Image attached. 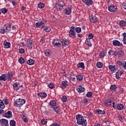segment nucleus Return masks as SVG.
<instances>
[{"label":"nucleus","mask_w":126,"mask_h":126,"mask_svg":"<svg viewBox=\"0 0 126 126\" xmlns=\"http://www.w3.org/2000/svg\"><path fill=\"white\" fill-rule=\"evenodd\" d=\"M76 119L77 120V124L78 125L86 126H87V121L86 119H84V117L80 114H78L76 116Z\"/></svg>","instance_id":"obj_1"},{"label":"nucleus","mask_w":126,"mask_h":126,"mask_svg":"<svg viewBox=\"0 0 126 126\" xmlns=\"http://www.w3.org/2000/svg\"><path fill=\"white\" fill-rule=\"evenodd\" d=\"M26 102V100L24 99H18L16 100L15 102H14V106L15 107H17V108L19 107H22L24 104H25V102Z\"/></svg>","instance_id":"obj_2"},{"label":"nucleus","mask_w":126,"mask_h":126,"mask_svg":"<svg viewBox=\"0 0 126 126\" xmlns=\"http://www.w3.org/2000/svg\"><path fill=\"white\" fill-rule=\"evenodd\" d=\"M108 10L110 12H117L118 11V7L117 6H115L114 4H111L108 6Z\"/></svg>","instance_id":"obj_3"},{"label":"nucleus","mask_w":126,"mask_h":126,"mask_svg":"<svg viewBox=\"0 0 126 126\" xmlns=\"http://www.w3.org/2000/svg\"><path fill=\"white\" fill-rule=\"evenodd\" d=\"M35 27L36 28H40V29H43V28L45 27V23H44V22L42 21L36 23Z\"/></svg>","instance_id":"obj_4"},{"label":"nucleus","mask_w":126,"mask_h":126,"mask_svg":"<svg viewBox=\"0 0 126 126\" xmlns=\"http://www.w3.org/2000/svg\"><path fill=\"white\" fill-rule=\"evenodd\" d=\"M90 20L91 23H96V22H98V21H99V20L97 19V17L94 15H92L90 17Z\"/></svg>","instance_id":"obj_5"},{"label":"nucleus","mask_w":126,"mask_h":126,"mask_svg":"<svg viewBox=\"0 0 126 126\" xmlns=\"http://www.w3.org/2000/svg\"><path fill=\"white\" fill-rule=\"evenodd\" d=\"M61 42L63 47H67V46H68V44H69V41L65 38L62 39L61 40Z\"/></svg>","instance_id":"obj_6"},{"label":"nucleus","mask_w":126,"mask_h":126,"mask_svg":"<svg viewBox=\"0 0 126 126\" xmlns=\"http://www.w3.org/2000/svg\"><path fill=\"white\" fill-rule=\"evenodd\" d=\"M4 28H5L6 30V33H9L10 32V28H11V24L10 23L5 24L4 25Z\"/></svg>","instance_id":"obj_7"},{"label":"nucleus","mask_w":126,"mask_h":126,"mask_svg":"<svg viewBox=\"0 0 126 126\" xmlns=\"http://www.w3.org/2000/svg\"><path fill=\"white\" fill-rule=\"evenodd\" d=\"M0 123L2 126H8V121L5 119L0 120Z\"/></svg>","instance_id":"obj_8"},{"label":"nucleus","mask_w":126,"mask_h":126,"mask_svg":"<svg viewBox=\"0 0 126 126\" xmlns=\"http://www.w3.org/2000/svg\"><path fill=\"white\" fill-rule=\"evenodd\" d=\"M3 117L5 118H7L8 119H10V118L12 117V112L11 111H8L7 113H5L3 115Z\"/></svg>","instance_id":"obj_9"},{"label":"nucleus","mask_w":126,"mask_h":126,"mask_svg":"<svg viewBox=\"0 0 126 126\" xmlns=\"http://www.w3.org/2000/svg\"><path fill=\"white\" fill-rule=\"evenodd\" d=\"M123 71L118 70L116 73L115 77L116 79H121V77L120 76H122V75H123Z\"/></svg>","instance_id":"obj_10"},{"label":"nucleus","mask_w":126,"mask_h":126,"mask_svg":"<svg viewBox=\"0 0 126 126\" xmlns=\"http://www.w3.org/2000/svg\"><path fill=\"white\" fill-rule=\"evenodd\" d=\"M76 90H77L78 93H82L85 92V88L82 87V86H79L78 88H76Z\"/></svg>","instance_id":"obj_11"},{"label":"nucleus","mask_w":126,"mask_h":126,"mask_svg":"<svg viewBox=\"0 0 126 126\" xmlns=\"http://www.w3.org/2000/svg\"><path fill=\"white\" fill-rule=\"evenodd\" d=\"M58 40V39H55L53 40L52 41V45L54 46V47H58L60 48V47L62 46V43L60 42H56V41Z\"/></svg>","instance_id":"obj_12"},{"label":"nucleus","mask_w":126,"mask_h":126,"mask_svg":"<svg viewBox=\"0 0 126 126\" xmlns=\"http://www.w3.org/2000/svg\"><path fill=\"white\" fill-rule=\"evenodd\" d=\"M84 3H85L88 6H90L93 4V1L92 0H82Z\"/></svg>","instance_id":"obj_13"},{"label":"nucleus","mask_w":126,"mask_h":126,"mask_svg":"<svg viewBox=\"0 0 126 126\" xmlns=\"http://www.w3.org/2000/svg\"><path fill=\"white\" fill-rule=\"evenodd\" d=\"M112 43L113 46H121L123 47V44L121 43V42L118 40H114L112 41Z\"/></svg>","instance_id":"obj_14"},{"label":"nucleus","mask_w":126,"mask_h":126,"mask_svg":"<svg viewBox=\"0 0 126 126\" xmlns=\"http://www.w3.org/2000/svg\"><path fill=\"white\" fill-rule=\"evenodd\" d=\"M112 103H113V101L111 99H108L105 101L104 105L106 107H111L112 106Z\"/></svg>","instance_id":"obj_15"},{"label":"nucleus","mask_w":126,"mask_h":126,"mask_svg":"<svg viewBox=\"0 0 126 126\" xmlns=\"http://www.w3.org/2000/svg\"><path fill=\"white\" fill-rule=\"evenodd\" d=\"M54 112H56L57 114H61V108L58 106H55L52 108Z\"/></svg>","instance_id":"obj_16"},{"label":"nucleus","mask_w":126,"mask_h":126,"mask_svg":"<svg viewBox=\"0 0 126 126\" xmlns=\"http://www.w3.org/2000/svg\"><path fill=\"white\" fill-rule=\"evenodd\" d=\"M49 106H51V108H53L57 106V102H56V100H52L49 102Z\"/></svg>","instance_id":"obj_17"},{"label":"nucleus","mask_w":126,"mask_h":126,"mask_svg":"<svg viewBox=\"0 0 126 126\" xmlns=\"http://www.w3.org/2000/svg\"><path fill=\"white\" fill-rule=\"evenodd\" d=\"M57 5L63 8V7L65 5V3H64V1L63 0H60L57 2Z\"/></svg>","instance_id":"obj_18"},{"label":"nucleus","mask_w":126,"mask_h":126,"mask_svg":"<svg viewBox=\"0 0 126 126\" xmlns=\"http://www.w3.org/2000/svg\"><path fill=\"white\" fill-rule=\"evenodd\" d=\"M3 45L4 46V48L6 49H8L10 48V42H7L6 40H5L3 42Z\"/></svg>","instance_id":"obj_19"},{"label":"nucleus","mask_w":126,"mask_h":126,"mask_svg":"<svg viewBox=\"0 0 126 126\" xmlns=\"http://www.w3.org/2000/svg\"><path fill=\"white\" fill-rule=\"evenodd\" d=\"M69 36L70 37H73L74 38L75 36H76L74 31H73L72 30H70L69 31Z\"/></svg>","instance_id":"obj_20"},{"label":"nucleus","mask_w":126,"mask_h":126,"mask_svg":"<svg viewBox=\"0 0 126 126\" xmlns=\"http://www.w3.org/2000/svg\"><path fill=\"white\" fill-rule=\"evenodd\" d=\"M77 67L78 68H82V69H84L85 68V66L84 65V63L81 62L77 64Z\"/></svg>","instance_id":"obj_21"},{"label":"nucleus","mask_w":126,"mask_h":126,"mask_svg":"<svg viewBox=\"0 0 126 126\" xmlns=\"http://www.w3.org/2000/svg\"><path fill=\"white\" fill-rule=\"evenodd\" d=\"M19 83H14L13 84V88L14 90H18L20 88L19 86Z\"/></svg>","instance_id":"obj_22"},{"label":"nucleus","mask_w":126,"mask_h":126,"mask_svg":"<svg viewBox=\"0 0 126 126\" xmlns=\"http://www.w3.org/2000/svg\"><path fill=\"white\" fill-rule=\"evenodd\" d=\"M27 63L29 64V65H32L35 63V61L33 59H30L27 61Z\"/></svg>","instance_id":"obj_23"},{"label":"nucleus","mask_w":126,"mask_h":126,"mask_svg":"<svg viewBox=\"0 0 126 126\" xmlns=\"http://www.w3.org/2000/svg\"><path fill=\"white\" fill-rule=\"evenodd\" d=\"M7 79V77H6V75L4 74H2L0 76V80L1 81H5Z\"/></svg>","instance_id":"obj_24"},{"label":"nucleus","mask_w":126,"mask_h":126,"mask_svg":"<svg viewBox=\"0 0 126 126\" xmlns=\"http://www.w3.org/2000/svg\"><path fill=\"white\" fill-rule=\"evenodd\" d=\"M117 54L119 58H123V56L125 55V52L123 50H119Z\"/></svg>","instance_id":"obj_25"},{"label":"nucleus","mask_w":126,"mask_h":126,"mask_svg":"<svg viewBox=\"0 0 126 126\" xmlns=\"http://www.w3.org/2000/svg\"><path fill=\"white\" fill-rule=\"evenodd\" d=\"M68 84H67V81H64L62 82V86H61V88H62V89H64V88H65V87H66V86H67Z\"/></svg>","instance_id":"obj_26"},{"label":"nucleus","mask_w":126,"mask_h":126,"mask_svg":"<svg viewBox=\"0 0 126 126\" xmlns=\"http://www.w3.org/2000/svg\"><path fill=\"white\" fill-rule=\"evenodd\" d=\"M37 95L39 97H42L43 98H46V97H47V94L44 92L39 93L37 94Z\"/></svg>","instance_id":"obj_27"},{"label":"nucleus","mask_w":126,"mask_h":126,"mask_svg":"<svg viewBox=\"0 0 126 126\" xmlns=\"http://www.w3.org/2000/svg\"><path fill=\"white\" fill-rule=\"evenodd\" d=\"M96 113L98 115H106V112H105V110H101L100 109H97Z\"/></svg>","instance_id":"obj_28"},{"label":"nucleus","mask_w":126,"mask_h":126,"mask_svg":"<svg viewBox=\"0 0 126 126\" xmlns=\"http://www.w3.org/2000/svg\"><path fill=\"white\" fill-rule=\"evenodd\" d=\"M85 44L89 46V47H92V43H91V41L89 38H87L85 41Z\"/></svg>","instance_id":"obj_29"},{"label":"nucleus","mask_w":126,"mask_h":126,"mask_svg":"<svg viewBox=\"0 0 126 126\" xmlns=\"http://www.w3.org/2000/svg\"><path fill=\"white\" fill-rule=\"evenodd\" d=\"M124 104H119L117 106V110H119V111H122L124 109Z\"/></svg>","instance_id":"obj_30"},{"label":"nucleus","mask_w":126,"mask_h":126,"mask_svg":"<svg viewBox=\"0 0 126 126\" xmlns=\"http://www.w3.org/2000/svg\"><path fill=\"white\" fill-rule=\"evenodd\" d=\"M12 72L9 71L7 73V76L8 77V81H9V80H11V78L12 77Z\"/></svg>","instance_id":"obj_31"},{"label":"nucleus","mask_w":126,"mask_h":126,"mask_svg":"<svg viewBox=\"0 0 126 126\" xmlns=\"http://www.w3.org/2000/svg\"><path fill=\"white\" fill-rule=\"evenodd\" d=\"M65 13L67 14V15H69L71 13V9L70 8L68 7L65 9Z\"/></svg>","instance_id":"obj_32"},{"label":"nucleus","mask_w":126,"mask_h":126,"mask_svg":"<svg viewBox=\"0 0 126 126\" xmlns=\"http://www.w3.org/2000/svg\"><path fill=\"white\" fill-rule=\"evenodd\" d=\"M0 109H4L5 108V105H4V103L2 100L0 99Z\"/></svg>","instance_id":"obj_33"},{"label":"nucleus","mask_w":126,"mask_h":126,"mask_svg":"<svg viewBox=\"0 0 126 126\" xmlns=\"http://www.w3.org/2000/svg\"><path fill=\"white\" fill-rule=\"evenodd\" d=\"M77 80H79V81H81V80H83V75L81 74H79L76 76Z\"/></svg>","instance_id":"obj_34"},{"label":"nucleus","mask_w":126,"mask_h":126,"mask_svg":"<svg viewBox=\"0 0 126 126\" xmlns=\"http://www.w3.org/2000/svg\"><path fill=\"white\" fill-rule=\"evenodd\" d=\"M117 87L116 85H112L110 86V89L111 91H115V90H116L117 89Z\"/></svg>","instance_id":"obj_35"},{"label":"nucleus","mask_w":126,"mask_h":126,"mask_svg":"<svg viewBox=\"0 0 126 126\" xmlns=\"http://www.w3.org/2000/svg\"><path fill=\"white\" fill-rule=\"evenodd\" d=\"M109 69L111 70V71H113V72H115V65H109L108 66Z\"/></svg>","instance_id":"obj_36"},{"label":"nucleus","mask_w":126,"mask_h":126,"mask_svg":"<svg viewBox=\"0 0 126 126\" xmlns=\"http://www.w3.org/2000/svg\"><path fill=\"white\" fill-rule=\"evenodd\" d=\"M44 53L46 56H47V57H49V56H51V54H52V53L51 52V50L49 49H47Z\"/></svg>","instance_id":"obj_37"},{"label":"nucleus","mask_w":126,"mask_h":126,"mask_svg":"<svg viewBox=\"0 0 126 126\" xmlns=\"http://www.w3.org/2000/svg\"><path fill=\"white\" fill-rule=\"evenodd\" d=\"M122 36L123 37V43L124 44H125V45L126 44V32H124L122 34Z\"/></svg>","instance_id":"obj_38"},{"label":"nucleus","mask_w":126,"mask_h":126,"mask_svg":"<svg viewBox=\"0 0 126 126\" xmlns=\"http://www.w3.org/2000/svg\"><path fill=\"white\" fill-rule=\"evenodd\" d=\"M38 7L40 9L44 8L45 7V4L43 2H40L38 4Z\"/></svg>","instance_id":"obj_39"},{"label":"nucleus","mask_w":126,"mask_h":126,"mask_svg":"<svg viewBox=\"0 0 126 126\" xmlns=\"http://www.w3.org/2000/svg\"><path fill=\"white\" fill-rule=\"evenodd\" d=\"M96 66L98 68H102L103 67V63L101 62H98L96 63Z\"/></svg>","instance_id":"obj_40"},{"label":"nucleus","mask_w":126,"mask_h":126,"mask_svg":"<svg viewBox=\"0 0 126 126\" xmlns=\"http://www.w3.org/2000/svg\"><path fill=\"white\" fill-rule=\"evenodd\" d=\"M19 62L21 64H23L25 63V60H24V58L21 57L19 59Z\"/></svg>","instance_id":"obj_41"},{"label":"nucleus","mask_w":126,"mask_h":126,"mask_svg":"<svg viewBox=\"0 0 126 126\" xmlns=\"http://www.w3.org/2000/svg\"><path fill=\"white\" fill-rule=\"evenodd\" d=\"M0 11L2 13H3V14L6 13V12H7V9L6 8H3L2 9H0Z\"/></svg>","instance_id":"obj_42"},{"label":"nucleus","mask_w":126,"mask_h":126,"mask_svg":"<svg viewBox=\"0 0 126 126\" xmlns=\"http://www.w3.org/2000/svg\"><path fill=\"white\" fill-rule=\"evenodd\" d=\"M89 102V100L87 98H84L83 100H82V103L83 104H87Z\"/></svg>","instance_id":"obj_43"},{"label":"nucleus","mask_w":126,"mask_h":126,"mask_svg":"<svg viewBox=\"0 0 126 126\" xmlns=\"http://www.w3.org/2000/svg\"><path fill=\"white\" fill-rule=\"evenodd\" d=\"M48 87L50 89H53V88H54L55 87V85H54V84H53V83H50L48 84Z\"/></svg>","instance_id":"obj_44"},{"label":"nucleus","mask_w":126,"mask_h":126,"mask_svg":"<svg viewBox=\"0 0 126 126\" xmlns=\"http://www.w3.org/2000/svg\"><path fill=\"white\" fill-rule=\"evenodd\" d=\"M44 30L45 32H50V31H51V28L49 27H45Z\"/></svg>","instance_id":"obj_45"},{"label":"nucleus","mask_w":126,"mask_h":126,"mask_svg":"<svg viewBox=\"0 0 126 126\" xmlns=\"http://www.w3.org/2000/svg\"><path fill=\"white\" fill-rule=\"evenodd\" d=\"M62 100L63 103H65L67 101V97L65 96H63L62 98Z\"/></svg>","instance_id":"obj_46"},{"label":"nucleus","mask_w":126,"mask_h":126,"mask_svg":"<svg viewBox=\"0 0 126 126\" xmlns=\"http://www.w3.org/2000/svg\"><path fill=\"white\" fill-rule=\"evenodd\" d=\"M93 94L91 92H88L87 93L86 96L88 97V98H90L91 97H92Z\"/></svg>","instance_id":"obj_47"},{"label":"nucleus","mask_w":126,"mask_h":126,"mask_svg":"<svg viewBox=\"0 0 126 126\" xmlns=\"http://www.w3.org/2000/svg\"><path fill=\"white\" fill-rule=\"evenodd\" d=\"M126 22H125V21H121L119 22V25H120V26H126Z\"/></svg>","instance_id":"obj_48"},{"label":"nucleus","mask_w":126,"mask_h":126,"mask_svg":"<svg viewBox=\"0 0 126 126\" xmlns=\"http://www.w3.org/2000/svg\"><path fill=\"white\" fill-rule=\"evenodd\" d=\"M1 34H4L6 31H5V28L3 26V28H2L0 31Z\"/></svg>","instance_id":"obj_49"},{"label":"nucleus","mask_w":126,"mask_h":126,"mask_svg":"<svg viewBox=\"0 0 126 126\" xmlns=\"http://www.w3.org/2000/svg\"><path fill=\"white\" fill-rule=\"evenodd\" d=\"M122 69L126 70V62H123V65L122 66Z\"/></svg>","instance_id":"obj_50"},{"label":"nucleus","mask_w":126,"mask_h":126,"mask_svg":"<svg viewBox=\"0 0 126 126\" xmlns=\"http://www.w3.org/2000/svg\"><path fill=\"white\" fill-rule=\"evenodd\" d=\"M117 64L120 65V66H121V67H123V65L124 64V62H122L120 61H117Z\"/></svg>","instance_id":"obj_51"},{"label":"nucleus","mask_w":126,"mask_h":126,"mask_svg":"<svg viewBox=\"0 0 126 126\" xmlns=\"http://www.w3.org/2000/svg\"><path fill=\"white\" fill-rule=\"evenodd\" d=\"M75 31L77 33H80L81 32V28L77 27L75 28Z\"/></svg>","instance_id":"obj_52"},{"label":"nucleus","mask_w":126,"mask_h":126,"mask_svg":"<svg viewBox=\"0 0 126 126\" xmlns=\"http://www.w3.org/2000/svg\"><path fill=\"white\" fill-rule=\"evenodd\" d=\"M15 124H16V123L15 122V121H14V120H11L10 121V125L11 126H15Z\"/></svg>","instance_id":"obj_53"},{"label":"nucleus","mask_w":126,"mask_h":126,"mask_svg":"<svg viewBox=\"0 0 126 126\" xmlns=\"http://www.w3.org/2000/svg\"><path fill=\"white\" fill-rule=\"evenodd\" d=\"M88 37H89V38L88 39H89L90 40V39H93V38H94V35L93 34V33H91L89 34Z\"/></svg>","instance_id":"obj_54"},{"label":"nucleus","mask_w":126,"mask_h":126,"mask_svg":"<svg viewBox=\"0 0 126 126\" xmlns=\"http://www.w3.org/2000/svg\"><path fill=\"white\" fill-rule=\"evenodd\" d=\"M117 118H118V119H119V120L121 121V122H122V121H124V119H123V118L122 117L121 114H118Z\"/></svg>","instance_id":"obj_55"},{"label":"nucleus","mask_w":126,"mask_h":126,"mask_svg":"<svg viewBox=\"0 0 126 126\" xmlns=\"http://www.w3.org/2000/svg\"><path fill=\"white\" fill-rule=\"evenodd\" d=\"M32 41V39H31V38H29L27 40V43L26 45H28V47H29V44H30V43H32L31 41Z\"/></svg>","instance_id":"obj_56"},{"label":"nucleus","mask_w":126,"mask_h":126,"mask_svg":"<svg viewBox=\"0 0 126 126\" xmlns=\"http://www.w3.org/2000/svg\"><path fill=\"white\" fill-rule=\"evenodd\" d=\"M41 123L42 125H46V124H47V120H46V119H42L41 121Z\"/></svg>","instance_id":"obj_57"},{"label":"nucleus","mask_w":126,"mask_h":126,"mask_svg":"<svg viewBox=\"0 0 126 126\" xmlns=\"http://www.w3.org/2000/svg\"><path fill=\"white\" fill-rule=\"evenodd\" d=\"M34 47V44L33 43H30L29 44V49H30L31 50H32V48Z\"/></svg>","instance_id":"obj_58"},{"label":"nucleus","mask_w":126,"mask_h":126,"mask_svg":"<svg viewBox=\"0 0 126 126\" xmlns=\"http://www.w3.org/2000/svg\"><path fill=\"white\" fill-rule=\"evenodd\" d=\"M2 101H3V102L5 103V105H8V103H9L8 99H3Z\"/></svg>","instance_id":"obj_59"},{"label":"nucleus","mask_w":126,"mask_h":126,"mask_svg":"<svg viewBox=\"0 0 126 126\" xmlns=\"http://www.w3.org/2000/svg\"><path fill=\"white\" fill-rule=\"evenodd\" d=\"M19 53L20 54H24V53H25V50L23 48H21L19 49Z\"/></svg>","instance_id":"obj_60"},{"label":"nucleus","mask_w":126,"mask_h":126,"mask_svg":"<svg viewBox=\"0 0 126 126\" xmlns=\"http://www.w3.org/2000/svg\"><path fill=\"white\" fill-rule=\"evenodd\" d=\"M99 57H100V58H104V57H105V52H101L99 54Z\"/></svg>","instance_id":"obj_61"},{"label":"nucleus","mask_w":126,"mask_h":126,"mask_svg":"<svg viewBox=\"0 0 126 126\" xmlns=\"http://www.w3.org/2000/svg\"><path fill=\"white\" fill-rule=\"evenodd\" d=\"M50 126H61L57 123H53V124L51 125Z\"/></svg>","instance_id":"obj_62"},{"label":"nucleus","mask_w":126,"mask_h":126,"mask_svg":"<svg viewBox=\"0 0 126 126\" xmlns=\"http://www.w3.org/2000/svg\"><path fill=\"white\" fill-rule=\"evenodd\" d=\"M88 115L89 118H90V117H93V114L90 111L88 112Z\"/></svg>","instance_id":"obj_63"},{"label":"nucleus","mask_w":126,"mask_h":126,"mask_svg":"<svg viewBox=\"0 0 126 126\" xmlns=\"http://www.w3.org/2000/svg\"><path fill=\"white\" fill-rule=\"evenodd\" d=\"M113 56H115V57L118 56V52L117 51H113Z\"/></svg>","instance_id":"obj_64"}]
</instances>
